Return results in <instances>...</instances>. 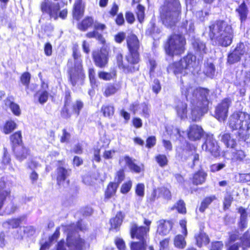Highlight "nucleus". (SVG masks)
I'll list each match as a JSON object with an SVG mask.
<instances>
[{
	"mask_svg": "<svg viewBox=\"0 0 250 250\" xmlns=\"http://www.w3.org/2000/svg\"><path fill=\"white\" fill-rule=\"evenodd\" d=\"M181 90L188 101L190 103L191 116L192 121H197L207 112L209 103V90L206 88L196 87L182 82Z\"/></svg>",
	"mask_w": 250,
	"mask_h": 250,
	"instance_id": "obj_1",
	"label": "nucleus"
},
{
	"mask_svg": "<svg viewBox=\"0 0 250 250\" xmlns=\"http://www.w3.org/2000/svg\"><path fill=\"white\" fill-rule=\"evenodd\" d=\"M211 43L227 47L231 44L233 38L231 26L223 21L212 22L207 29Z\"/></svg>",
	"mask_w": 250,
	"mask_h": 250,
	"instance_id": "obj_2",
	"label": "nucleus"
},
{
	"mask_svg": "<svg viewBox=\"0 0 250 250\" xmlns=\"http://www.w3.org/2000/svg\"><path fill=\"white\" fill-rule=\"evenodd\" d=\"M228 124L232 130H238L239 138L243 139L250 130V115L241 111L235 112L230 116Z\"/></svg>",
	"mask_w": 250,
	"mask_h": 250,
	"instance_id": "obj_3",
	"label": "nucleus"
},
{
	"mask_svg": "<svg viewBox=\"0 0 250 250\" xmlns=\"http://www.w3.org/2000/svg\"><path fill=\"white\" fill-rule=\"evenodd\" d=\"M196 57L192 54H188L180 61L175 62L169 65L167 71L173 73L175 75L188 73H193L197 64L195 62Z\"/></svg>",
	"mask_w": 250,
	"mask_h": 250,
	"instance_id": "obj_4",
	"label": "nucleus"
},
{
	"mask_svg": "<svg viewBox=\"0 0 250 250\" xmlns=\"http://www.w3.org/2000/svg\"><path fill=\"white\" fill-rule=\"evenodd\" d=\"M144 224L146 227H138L135 224L131 226V235L132 238L136 237L139 242H132L131 244V250H145L146 246V233L149 230V226L151 221L145 219Z\"/></svg>",
	"mask_w": 250,
	"mask_h": 250,
	"instance_id": "obj_5",
	"label": "nucleus"
},
{
	"mask_svg": "<svg viewBox=\"0 0 250 250\" xmlns=\"http://www.w3.org/2000/svg\"><path fill=\"white\" fill-rule=\"evenodd\" d=\"M75 225L73 224L68 227L67 244L63 240L58 242L57 250H82L84 245V241L76 235V233L72 231L75 229Z\"/></svg>",
	"mask_w": 250,
	"mask_h": 250,
	"instance_id": "obj_6",
	"label": "nucleus"
},
{
	"mask_svg": "<svg viewBox=\"0 0 250 250\" xmlns=\"http://www.w3.org/2000/svg\"><path fill=\"white\" fill-rule=\"evenodd\" d=\"M186 39L180 34L171 35L165 45L166 52L169 56H178L183 54L185 50Z\"/></svg>",
	"mask_w": 250,
	"mask_h": 250,
	"instance_id": "obj_7",
	"label": "nucleus"
},
{
	"mask_svg": "<svg viewBox=\"0 0 250 250\" xmlns=\"http://www.w3.org/2000/svg\"><path fill=\"white\" fill-rule=\"evenodd\" d=\"M74 66L68 71L69 81L73 86L82 84L84 78L80 53L76 50L73 51Z\"/></svg>",
	"mask_w": 250,
	"mask_h": 250,
	"instance_id": "obj_8",
	"label": "nucleus"
},
{
	"mask_svg": "<svg viewBox=\"0 0 250 250\" xmlns=\"http://www.w3.org/2000/svg\"><path fill=\"white\" fill-rule=\"evenodd\" d=\"M126 42L129 51V54L126 58L127 62L131 64L138 63L140 60L138 53L140 42L138 38L134 34H131L127 37Z\"/></svg>",
	"mask_w": 250,
	"mask_h": 250,
	"instance_id": "obj_9",
	"label": "nucleus"
},
{
	"mask_svg": "<svg viewBox=\"0 0 250 250\" xmlns=\"http://www.w3.org/2000/svg\"><path fill=\"white\" fill-rule=\"evenodd\" d=\"M238 242L243 250H246L250 247V235L248 232L240 236L237 231H232L229 233V239L226 245H230Z\"/></svg>",
	"mask_w": 250,
	"mask_h": 250,
	"instance_id": "obj_10",
	"label": "nucleus"
},
{
	"mask_svg": "<svg viewBox=\"0 0 250 250\" xmlns=\"http://www.w3.org/2000/svg\"><path fill=\"white\" fill-rule=\"evenodd\" d=\"M180 10L179 0H166L160 11L161 16H174L180 14Z\"/></svg>",
	"mask_w": 250,
	"mask_h": 250,
	"instance_id": "obj_11",
	"label": "nucleus"
},
{
	"mask_svg": "<svg viewBox=\"0 0 250 250\" xmlns=\"http://www.w3.org/2000/svg\"><path fill=\"white\" fill-rule=\"evenodd\" d=\"M92 55L96 65L101 68L104 67L107 63L108 59L107 46L104 45L100 51L93 52Z\"/></svg>",
	"mask_w": 250,
	"mask_h": 250,
	"instance_id": "obj_12",
	"label": "nucleus"
},
{
	"mask_svg": "<svg viewBox=\"0 0 250 250\" xmlns=\"http://www.w3.org/2000/svg\"><path fill=\"white\" fill-rule=\"evenodd\" d=\"M231 101L226 98L218 104L215 108V117L219 121H224L228 116V109Z\"/></svg>",
	"mask_w": 250,
	"mask_h": 250,
	"instance_id": "obj_13",
	"label": "nucleus"
},
{
	"mask_svg": "<svg viewBox=\"0 0 250 250\" xmlns=\"http://www.w3.org/2000/svg\"><path fill=\"white\" fill-rule=\"evenodd\" d=\"M204 150L210 153L212 155L217 156L219 153V146L212 134H207L205 142L202 145Z\"/></svg>",
	"mask_w": 250,
	"mask_h": 250,
	"instance_id": "obj_14",
	"label": "nucleus"
},
{
	"mask_svg": "<svg viewBox=\"0 0 250 250\" xmlns=\"http://www.w3.org/2000/svg\"><path fill=\"white\" fill-rule=\"evenodd\" d=\"M204 134V131L202 127L197 125H191L188 133L189 139L193 141L200 140Z\"/></svg>",
	"mask_w": 250,
	"mask_h": 250,
	"instance_id": "obj_15",
	"label": "nucleus"
},
{
	"mask_svg": "<svg viewBox=\"0 0 250 250\" xmlns=\"http://www.w3.org/2000/svg\"><path fill=\"white\" fill-rule=\"evenodd\" d=\"M75 20L78 21V28L82 31L86 30L94 23L91 17H75Z\"/></svg>",
	"mask_w": 250,
	"mask_h": 250,
	"instance_id": "obj_16",
	"label": "nucleus"
},
{
	"mask_svg": "<svg viewBox=\"0 0 250 250\" xmlns=\"http://www.w3.org/2000/svg\"><path fill=\"white\" fill-rule=\"evenodd\" d=\"M192 47L197 55L202 56L207 53L206 43L198 38H194L191 41Z\"/></svg>",
	"mask_w": 250,
	"mask_h": 250,
	"instance_id": "obj_17",
	"label": "nucleus"
},
{
	"mask_svg": "<svg viewBox=\"0 0 250 250\" xmlns=\"http://www.w3.org/2000/svg\"><path fill=\"white\" fill-rule=\"evenodd\" d=\"M163 197L167 200H170L171 197L170 191L165 187H162L153 190L150 198L151 201H154L156 198Z\"/></svg>",
	"mask_w": 250,
	"mask_h": 250,
	"instance_id": "obj_18",
	"label": "nucleus"
},
{
	"mask_svg": "<svg viewBox=\"0 0 250 250\" xmlns=\"http://www.w3.org/2000/svg\"><path fill=\"white\" fill-rule=\"evenodd\" d=\"M57 180L59 185L65 184V181L67 177L69 176L71 170L66 169L63 167L59 166L56 170Z\"/></svg>",
	"mask_w": 250,
	"mask_h": 250,
	"instance_id": "obj_19",
	"label": "nucleus"
},
{
	"mask_svg": "<svg viewBox=\"0 0 250 250\" xmlns=\"http://www.w3.org/2000/svg\"><path fill=\"white\" fill-rule=\"evenodd\" d=\"M157 232L162 235H167L171 230L172 225L171 222L161 220L157 222Z\"/></svg>",
	"mask_w": 250,
	"mask_h": 250,
	"instance_id": "obj_20",
	"label": "nucleus"
},
{
	"mask_svg": "<svg viewBox=\"0 0 250 250\" xmlns=\"http://www.w3.org/2000/svg\"><path fill=\"white\" fill-rule=\"evenodd\" d=\"M120 164L122 165L125 163L128 167L130 170L136 173L141 172V167L135 164L134 160L128 156H125L121 157L119 160Z\"/></svg>",
	"mask_w": 250,
	"mask_h": 250,
	"instance_id": "obj_21",
	"label": "nucleus"
},
{
	"mask_svg": "<svg viewBox=\"0 0 250 250\" xmlns=\"http://www.w3.org/2000/svg\"><path fill=\"white\" fill-rule=\"evenodd\" d=\"M10 190L6 188L4 179L0 180V209L3 206L6 197L10 194Z\"/></svg>",
	"mask_w": 250,
	"mask_h": 250,
	"instance_id": "obj_22",
	"label": "nucleus"
},
{
	"mask_svg": "<svg viewBox=\"0 0 250 250\" xmlns=\"http://www.w3.org/2000/svg\"><path fill=\"white\" fill-rule=\"evenodd\" d=\"M207 174L203 170H199L195 172L192 176V183L195 185L203 184L206 179Z\"/></svg>",
	"mask_w": 250,
	"mask_h": 250,
	"instance_id": "obj_23",
	"label": "nucleus"
},
{
	"mask_svg": "<svg viewBox=\"0 0 250 250\" xmlns=\"http://www.w3.org/2000/svg\"><path fill=\"white\" fill-rule=\"evenodd\" d=\"M231 159L232 161L240 162L243 161L246 156L245 152L241 149H236L234 148L231 150Z\"/></svg>",
	"mask_w": 250,
	"mask_h": 250,
	"instance_id": "obj_24",
	"label": "nucleus"
},
{
	"mask_svg": "<svg viewBox=\"0 0 250 250\" xmlns=\"http://www.w3.org/2000/svg\"><path fill=\"white\" fill-rule=\"evenodd\" d=\"M221 141L228 147L233 148L235 146L236 143L235 140L232 138L230 134L224 133L220 135Z\"/></svg>",
	"mask_w": 250,
	"mask_h": 250,
	"instance_id": "obj_25",
	"label": "nucleus"
},
{
	"mask_svg": "<svg viewBox=\"0 0 250 250\" xmlns=\"http://www.w3.org/2000/svg\"><path fill=\"white\" fill-rule=\"evenodd\" d=\"M5 104L10 108L14 115L19 116L21 114V109L19 105L13 101L12 97H8L6 99L5 101Z\"/></svg>",
	"mask_w": 250,
	"mask_h": 250,
	"instance_id": "obj_26",
	"label": "nucleus"
},
{
	"mask_svg": "<svg viewBox=\"0 0 250 250\" xmlns=\"http://www.w3.org/2000/svg\"><path fill=\"white\" fill-rule=\"evenodd\" d=\"M197 245L201 247L204 245H208L209 242V238L208 235L203 231H200L195 236Z\"/></svg>",
	"mask_w": 250,
	"mask_h": 250,
	"instance_id": "obj_27",
	"label": "nucleus"
},
{
	"mask_svg": "<svg viewBox=\"0 0 250 250\" xmlns=\"http://www.w3.org/2000/svg\"><path fill=\"white\" fill-rule=\"evenodd\" d=\"M123 215L121 212L117 213L115 217L110 220L111 225L110 229H117L122 224L123 219Z\"/></svg>",
	"mask_w": 250,
	"mask_h": 250,
	"instance_id": "obj_28",
	"label": "nucleus"
},
{
	"mask_svg": "<svg viewBox=\"0 0 250 250\" xmlns=\"http://www.w3.org/2000/svg\"><path fill=\"white\" fill-rule=\"evenodd\" d=\"M23 218L22 217H20L17 218H12L11 219H9L3 224V226L5 228H18L21 222L23 220Z\"/></svg>",
	"mask_w": 250,
	"mask_h": 250,
	"instance_id": "obj_29",
	"label": "nucleus"
},
{
	"mask_svg": "<svg viewBox=\"0 0 250 250\" xmlns=\"http://www.w3.org/2000/svg\"><path fill=\"white\" fill-rule=\"evenodd\" d=\"M238 212L240 214V219L239 223V226L241 229H243L246 228L247 226L248 214L246 211V209L242 207L239 208Z\"/></svg>",
	"mask_w": 250,
	"mask_h": 250,
	"instance_id": "obj_30",
	"label": "nucleus"
},
{
	"mask_svg": "<svg viewBox=\"0 0 250 250\" xmlns=\"http://www.w3.org/2000/svg\"><path fill=\"white\" fill-rule=\"evenodd\" d=\"M250 48L249 43L247 42H240L237 45L236 48L234 49L241 56L247 55L249 53Z\"/></svg>",
	"mask_w": 250,
	"mask_h": 250,
	"instance_id": "obj_31",
	"label": "nucleus"
},
{
	"mask_svg": "<svg viewBox=\"0 0 250 250\" xmlns=\"http://www.w3.org/2000/svg\"><path fill=\"white\" fill-rule=\"evenodd\" d=\"M178 17H161L163 24L167 28H172L178 22Z\"/></svg>",
	"mask_w": 250,
	"mask_h": 250,
	"instance_id": "obj_32",
	"label": "nucleus"
},
{
	"mask_svg": "<svg viewBox=\"0 0 250 250\" xmlns=\"http://www.w3.org/2000/svg\"><path fill=\"white\" fill-rule=\"evenodd\" d=\"M177 115L181 119L187 117V105L183 102H179L176 107Z\"/></svg>",
	"mask_w": 250,
	"mask_h": 250,
	"instance_id": "obj_33",
	"label": "nucleus"
},
{
	"mask_svg": "<svg viewBox=\"0 0 250 250\" xmlns=\"http://www.w3.org/2000/svg\"><path fill=\"white\" fill-rule=\"evenodd\" d=\"M117 62L119 67L122 69L125 72L132 71L131 67L129 64H126L123 61V55L121 53H119L116 56Z\"/></svg>",
	"mask_w": 250,
	"mask_h": 250,
	"instance_id": "obj_34",
	"label": "nucleus"
},
{
	"mask_svg": "<svg viewBox=\"0 0 250 250\" xmlns=\"http://www.w3.org/2000/svg\"><path fill=\"white\" fill-rule=\"evenodd\" d=\"M73 113H75L73 111L72 105L69 104L68 102H65L63 108L61 111V116L65 119L69 118Z\"/></svg>",
	"mask_w": 250,
	"mask_h": 250,
	"instance_id": "obj_35",
	"label": "nucleus"
},
{
	"mask_svg": "<svg viewBox=\"0 0 250 250\" xmlns=\"http://www.w3.org/2000/svg\"><path fill=\"white\" fill-rule=\"evenodd\" d=\"M120 89L117 84H108L105 88L104 94L106 97L110 96L116 93Z\"/></svg>",
	"mask_w": 250,
	"mask_h": 250,
	"instance_id": "obj_36",
	"label": "nucleus"
},
{
	"mask_svg": "<svg viewBox=\"0 0 250 250\" xmlns=\"http://www.w3.org/2000/svg\"><path fill=\"white\" fill-rule=\"evenodd\" d=\"M215 66L212 62H208L205 64L204 72L206 76L212 77L215 74Z\"/></svg>",
	"mask_w": 250,
	"mask_h": 250,
	"instance_id": "obj_37",
	"label": "nucleus"
},
{
	"mask_svg": "<svg viewBox=\"0 0 250 250\" xmlns=\"http://www.w3.org/2000/svg\"><path fill=\"white\" fill-rule=\"evenodd\" d=\"M84 7L82 0H76L74 7V16H82L83 14Z\"/></svg>",
	"mask_w": 250,
	"mask_h": 250,
	"instance_id": "obj_38",
	"label": "nucleus"
},
{
	"mask_svg": "<svg viewBox=\"0 0 250 250\" xmlns=\"http://www.w3.org/2000/svg\"><path fill=\"white\" fill-rule=\"evenodd\" d=\"M118 186V184L116 183H110L105 191V197L109 198L114 195L116 192Z\"/></svg>",
	"mask_w": 250,
	"mask_h": 250,
	"instance_id": "obj_39",
	"label": "nucleus"
},
{
	"mask_svg": "<svg viewBox=\"0 0 250 250\" xmlns=\"http://www.w3.org/2000/svg\"><path fill=\"white\" fill-rule=\"evenodd\" d=\"M185 237L180 234L176 236L174 241L175 246L179 249L184 248L186 245V242L185 240Z\"/></svg>",
	"mask_w": 250,
	"mask_h": 250,
	"instance_id": "obj_40",
	"label": "nucleus"
},
{
	"mask_svg": "<svg viewBox=\"0 0 250 250\" xmlns=\"http://www.w3.org/2000/svg\"><path fill=\"white\" fill-rule=\"evenodd\" d=\"M101 110L104 116L109 118L112 117L114 113V107L111 105H104Z\"/></svg>",
	"mask_w": 250,
	"mask_h": 250,
	"instance_id": "obj_41",
	"label": "nucleus"
},
{
	"mask_svg": "<svg viewBox=\"0 0 250 250\" xmlns=\"http://www.w3.org/2000/svg\"><path fill=\"white\" fill-rule=\"evenodd\" d=\"M241 58V56L234 50L231 53L229 54L228 56V62L229 64H233L239 62Z\"/></svg>",
	"mask_w": 250,
	"mask_h": 250,
	"instance_id": "obj_42",
	"label": "nucleus"
},
{
	"mask_svg": "<svg viewBox=\"0 0 250 250\" xmlns=\"http://www.w3.org/2000/svg\"><path fill=\"white\" fill-rule=\"evenodd\" d=\"M215 199L214 196H211L206 198L201 203V206L199 208V210L203 212L208 207L209 205Z\"/></svg>",
	"mask_w": 250,
	"mask_h": 250,
	"instance_id": "obj_43",
	"label": "nucleus"
},
{
	"mask_svg": "<svg viewBox=\"0 0 250 250\" xmlns=\"http://www.w3.org/2000/svg\"><path fill=\"white\" fill-rule=\"evenodd\" d=\"M155 160L161 167H165L168 164V159L164 154H158L155 156Z\"/></svg>",
	"mask_w": 250,
	"mask_h": 250,
	"instance_id": "obj_44",
	"label": "nucleus"
},
{
	"mask_svg": "<svg viewBox=\"0 0 250 250\" xmlns=\"http://www.w3.org/2000/svg\"><path fill=\"white\" fill-rule=\"evenodd\" d=\"M174 209H176L178 212L180 213H185L186 212L185 204L182 200L178 201L171 208L172 210Z\"/></svg>",
	"mask_w": 250,
	"mask_h": 250,
	"instance_id": "obj_45",
	"label": "nucleus"
},
{
	"mask_svg": "<svg viewBox=\"0 0 250 250\" xmlns=\"http://www.w3.org/2000/svg\"><path fill=\"white\" fill-rule=\"evenodd\" d=\"M28 155V149L21 147L19 151L16 153V156L17 158L20 161H22L26 158Z\"/></svg>",
	"mask_w": 250,
	"mask_h": 250,
	"instance_id": "obj_46",
	"label": "nucleus"
},
{
	"mask_svg": "<svg viewBox=\"0 0 250 250\" xmlns=\"http://www.w3.org/2000/svg\"><path fill=\"white\" fill-rule=\"evenodd\" d=\"M86 36L89 38H95L102 44H104L105 42V40L103 36L96 31L87 33Z\"/></svg>",
	"mask_w": 250,
	"mask_h": 250,
	"instance_id": "obj_47",
	"label": "nucleus"
},
{
	"mask_svg": "<svg viewBox=\"0 0 250 250\" xmlns=\"http://www.w3.org/2000/svg\"><path fill=\"white\" fill-rule=\"evenodd\" d=\"M16 127V124L14 122L12 121H8L4 126L3 132L5 134H9L15 129Z\"/></svg>",
	"mask_w": 250,
	"mask_h": 250,
	"instance_id": "obj_48",
	"label": "nucleus"
},
{
	"mask_svg": "<svg viewBox=\"0 0 250 250\" xmlns=\"http://www.w3.org/2000/svg\"><path fill=\"white\" fill-rule=\"evenodd\" d=\"M11 142L13 146L19 145L21 142V134L18 131L10 136Z\"/></svg>",
	"mask_w": 250,
	"mask_h": 250,
	"instance_id": "obj_49",
	"label": "nucleus"
},
{
	"mask_svg": "<svg viewBox=\"0 0 250 250\" xmlns=\"http://www.w3.org/2000/svg\"><path fill=\"white\" fill-rule=\"evenodd\" d=\"M239 80L241 84L244 85L250 84V72H242Z\"/></svg>",
	"mask_w": 250,
	"mask_h": 250,
	"instance_id": "obj_50",
	"label": "nucleus"
},
{
	"mask_svg": "<svg viewBox=\"0 0 250 250\" xmlns=\"http://www.w3.org/2000/svg\"><path fill=\"white\" fill-rule=\"evenodd\" d=\"M36 95L39 97V101L40 103L42 104L47 101L48 98V93L46 91H39L37 93Z\"/></svg>",
	"mask_w": 250,
	"mask_h": 250,
	"instance_id": "obj_51",
	"label": "nucleus"
},
{
	"mask_svg": "<svg viewBox=\"0 0 250 250\" xmlns=\"http://www.w3.org/2000/svg\"><path fill=\"white\" fill-rule=\"evenodd\" d=\"M115 76V73H107L101 71L98 73L99 78L105 81H109L112 79Z\"/></svg>",
	"mask_w": 250,
	"mask_h": 250,
	"instance_id": "obj_52",
	"label": "nucleus"
},
{
	"mask_svg": "<svg viewBox=\"0 0 250 250\" xmlns=\"http://www.w3.org/2000/svg\"><path fill=\"white\" fill-rule=\"evenodd\" d=\"M132 186V182L131 180H128L124 183L121 187V192L123 194L128 193L131 189Z\"/></svg>",
	"mask_w": 250,
	"mask_h": 250,
	"instance_id": "obj_53",
	"label": "nucleus"
},
{
	"mask_svg": "<svg viewBox=\"0 0 250 250\" xmlns=\"http://www.w3.org/2000/svg\"><path fill=\"white\" fill-rule=\"evenodd\" d=\"M136 195L141 198H143L145 195V185L144 184L139 183L137 185L135 188Z\"/></svg>",
	"mask_w": 250,
	"mask_h": 250,
	"instance_id": "obj_54",
	"label": "nucleus"
},
{
	"mask_svg": "<svg viewBox=\"0 0 250 250\" xmlns=\"http://www.w3.org/2000/svg\"><path fill=\"white\" fill-rule=\"evenodd\" d=\"M72 105L73 107V111H74L77 116H78L80 114V110L83 107V103L80 101H77L75 104Z\"/></svg>",
	"mask_w": 250,
	"mask_h": 250,
	"instance_id": "obj_55",
	"label": "nucleus"
},
{
	"mask_svg": "<svg viewBox=\"0 0 250 250\" xmlns=\"http://www.w3.org/2000/svg\"><path fill=\"white\" fill-rule=\"evenodd\" d=\"M226 166L225 163H216L210 166V171L212 172H216L223 169Z\"/></svg>",
	"mask_w": 250,
	"mask_h": 250,
	"instance_id": "obj_56",
	"label": "nucleus"
},
{
	"mask_svg": "<svg viewBox=\"0 0 250 250\" xmlns=\"http://www.w3.org/2000/svg\"><path fill=\"white\" fill-rule=\"evenodd\" d=\"M236 11L240 14V16H247L248 9L244 2L242 3L239 7L236 9Z\"/></svg>",
	"mask_w": 250,
	"mask_h": 250,
	"instance_id": "obj_57",
	"label": "nucleus"
},
{
	"mask_svg": "<svg viewBox=\"0 0 250 250\" xmlns=\"http://www.w3.org/2000/svg\"><path fill=\"white\" fill-rule=\"evenodd\" d=\"M70 134L65 129L62 130V134L61 137V143H66L68 142L70 138Z\"/></svg>",
	"mask_w": 250,
	"mask_h": 250,
	"instance_id": "obj_58",
	"label": "nucleus"
},
{
	"mask_svg": "<svg viewBox=\"0 0 250 250\" xmlns=\"http://www.w3.org/2000/svg\"><path fill=\"white\" fill-rule=\"evenodd\" d=\"M50 1L42 2L41 5V10L46 14H50Z\"/></svg>",
	"mask_w": 250,
	"mask_h": 250,
	"instance_id": "obj_59",
	"label": "nucleus"
},
{
	"mask_svg": "<svg viewBox=\"0 0 250 250\" xmlns=\"http://www.w3.org/2000/svg\"><path fill=\"white\" fill-rule=\"evenodd\" d=\"M60 9V5L58 3H55L50 1V14L49 15L51 16L52 14H56Z\"/></svg>",
	"mask_w": 250,
	"mask_h": 250,
	"instance_id": "obj_60",
	"label": "nucleus"
},
{
	"mask_svg": "<svg viewBox=\"0 0 250 250\" xmlns=\"http://www.w3.org/2000/svg\"><path fill=\"white\" fill-rule=\"evenodd\" d=\"M30 79V75L28 73H24L21 77V80L22 84L28 85Z\"/></svg>",
	"mask_w": 250,
	"mask_h": 250,
	"instance_id": "obj_61",
	"label": "nucleus"
},
{
	"mask_svg": "<svg viewBox=\"0 0 250 250\" xmlns=\"http://www.w3.org/2000/svg\"><path fill=\"white\" fill-rule=\"evenodd\" d=\"M115 244L119 250H125V243L122 239L117 238L115 239Z\"/></svg>",
	"mask_w": 250,
	"mask_h": 250,
	"instance_id": "obj_62",
	"label": "nucleus"
},
{
	"mask_svg": "<svg viewBox=\"0 0 250 250\" xmlns=\"http://www.w3.org/2000/svg\"><path fill=\"white\" fill-rule=\"evenodd\" d=\"M116 151L115 150H105L103 154V157L105 159H112Z\"/></svg>",
	"mask_w": 250,
	"mask_h": 250,
	"instance_id": "obj_63",
	"label": "nucleus"
},
{
	"mask_svg": "<svg viewBox=\"0 0 250 250\" xmlns=\"http://www.w3.org/2000/svg\"><path fill=\"white\" fill-rule=\"evenodd\" d=\"M223 243L221 241H216L212 243L210 250H222Z\"/></svg>",
	"mask_w": 250,
	"mask_h": 250,
	"instance_id": "obj_64",
	"label": "nucleus"
}]
</instances>
